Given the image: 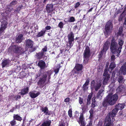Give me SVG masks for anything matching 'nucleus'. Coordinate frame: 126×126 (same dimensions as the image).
<instances>
[{"label": "nucleus", "instance_id": "obj_45", "mask_svg": "<svg viewBox=\"0 0 126 126\" xmlns=\"http://www.w3.org/2000/svg\"><path fill=\"white\" fill-rule=\"evenodd\" d=\"M42 74V72L41 71H40L36 74V76L35 77V79H36L38 77H40Z\"/></svg>", "mask_w": 126, "mask_h": 126}, {"label": "nucleus", "instance_id": "obj_30", "mask_svg": "<svg viewBox=\"0 0 126 126\" xmlns=\"http://www.w3.org/2000/svg\"><path fill=\"white\" fill-rule=\"evenodd\" d=\"M51 123L50 120L46 121L44 122L40 126H50Z\"/></svg>", "mask_w": 126, "mask_h": 126}, {"label": "nucleus", "instance_id": "obj_60", "mask_svg": "<svg viewBox=\"0 0 126 126\" xmlns=\"http://www.w3.org/2000/svg\"><path fill=\"white\" fill-rule=\"evenodd\" d=\"M70 101V98L69 97H67L65 99L64 101L65 102H68Z\"/></svg>", "mask_w": 126, "mask_h": 126}, {"label": "nucleus", "instance_id": "obj_28", "mask_svg": "<svg viewBox=\"0 0 126 126\" xmlns=\"http://www.w3.org/2000/svg\"><path fill=\"white\" fill-rule=\"evenodd\" d=\"M13 119L18 121H20L22 119V118L18 114H14L13 115Z\"/></svg>", "mask_w": 126, "mask_h": 126}, {"label": "nucleus", "instance_id": "obj_36", "mask_svg": "<svg viewBox=\"0 0 126 126\" xmlns=\"http://www.w3.org/2000/svg\"><path fill=\"white\" fill-rule=\"evenodd\" d=\"M123 31L122 28H120L118 30V32L117 33V36H121Z\"/></svg>", "mask_w": 126, "mask_h": 126}, {"label": "nucleus", "instance_id": "obj_64", "mask_svg": "<svg viewBox=\"0 0 126 126\" xmlns=\"http://www.w3.org/2000/svg\"><path fill=\"white\" fill-rule=\"evenodd\" d=\"M15 98H16V100H17L18 98H20V96L19 95H17V96H15Z\"/></svg>", "mask_w": 126, "mask_h": 126}, {"label": "nucleus", "instance_id": "obj_1", "mask_svg": "<svg viewBox=\"0 0 126 126\" xmlns=\"http://www.w3.org/2000/svg\"><path fill=\"white\" fill-rule=\"evenodd\" d=\"M118 98V96L117 94H115L112 95V94L110 93L104 99L102 102V105L105 107H107L108 104L113 105L117 101Z\"/></svg>", "mask_w": 126, "mask_h": 126}, {"label": "nucleus", "instance_id": "obj_61", "mask_svg": "<svg viewBox=\"0 0 126 126\" xmlns=\"http://www.w3.org/2000/svg\"><path fill=\"white\" fill-rule=\"evenodd\" d=\"M65 124L64 122H62L58 126H65Z\"/></svg>", "mask_w": 126, "mask_h": 126}, {"label": "nucleus", "instance_id": "obj_7", "mask_svg": "<svg viewBox=\"0 0 126 126\" xmlns=\"http://www.w3.org/2000/svg\"><path fill=\"white\" fill-rule=\"evenodd\" d=\"M125 105L124 104H118L115 106V108L109 113L110 117L113 118L116 115L119 110H122L124 108Z\"/></svg>", "mask_w": 126, "mask_h": 126}, {"label": "nucleus", "instance_id": "obj_16", "mask_svg": "<svg viewBox=\"0 0 126 126\" xmlns=\"http://www.w3.org/2000/svg\"><path fill=\"white\" fill-rule=\"evenodd\" d=\"M37 65L42 70L44 69L46 67L45 62L43 60H40L38 62Z\"/></svg>", "mask_w": 126, "mask_h": 126}, {"label": "nucleus", "instance_id": "obj_21", "mask_svg": "<svg viewBox=\"0 0 126 126\" xmlns=\"http://www.w3.org/2000/svg\"><path fill=\"white\" fill-rule=\"evenodd\" d=\"M9 63V60L7 59H4L1 64L2 68H4L7 65H8Z\"/></svg>", "mask_w": 126, "mask_h": 126}, {"label": "nucleus", "instance_id": "obj_51", "mask_svg": "<svg viewBox=\"0 0 126 126\" xmlns=\"http://www.w3.org/2000/svg\"><path fill=\"white\" fill-rule=\"evenodd\" d=\"M79 102L80 105L82 104L83 102V99L81 97H79Z\"/></svg>", "mask_w": 126, "mask_h": 126}, {"label": "nucleus", "instance_id": "obj_31", "mask_svg": "<svg viewBox=\"0 0 126 126\" xmlns=\"http://www.w3.org/2000/svg\"><path fill=\"white\" fill-rule=\"evenodd\" d=\"M125 87L121 85L119 86L117 89V90L120 93H122L123 92L125 91Z\"/></svg>", "mask_w": 126, "mask_h": 126}, {"label": "nucleus", "instance_id": "obj_57", "mask_svg": "<svg viewBox=\"0 0 126 126\" xmlns=\"http://www.w3.org/2000/svg\"><path fill=\"white\" fill-rule=\"evenodd\" d=\"M92 96V94H90L88 96L87 100H91V97Z\"/></svg>", "mask_w": 126, "mask_h": 126}, {"label": "nucleus", "instance_id": "obj_39", "mask_svg": "<svg viewBox=\"0 0 126 126\" xmlns=\"http://www.w3.org/2000/svg\"><path fill=\"white\" fill-rule=\"evenodd\" d=\"M124 13V12H123L119 16L118 19V20L119 22H121L123 20V18L124 17L123 14Z\"/></svg>", "mask_w": 126, "mask_h": 126}, {"label": "nucleus", "instance_id": "obj_29", "mask_svg": "<svg viewBox=\"0 0 126 126\" xmlns=\"http://www.w3.org/2000/svg\"><path fill=\"white\" fill-rule=\"evenodd\" d=\"M104 90L102 89L99 90L98 93H97L96 97L97 98L101 99L102 96L101 95L102 94V93L103 92Z\"/></svg>", "mask_w": 126, "mask_h": 126}, {"label": "nucleus", "instance_id": "obj_13", "mask_svg": "<svg viewBox=\"0 0 126 126\" xmlns=\"http://www.w3.org/2000/svg\"><path fill=\"white\" fill-rule=\"evenodd\" d=\"M124 41L121 38H119L118 40V44L119 46L118 48V52L120 53L121 52L122 46L123 45Z\"/></svg>", "mask_w": 126, "mask_h": 126}, {"label": "nucleus", "instance_id": "obj_53", "mask_svg": "<svg viewBox=\"0 0 126 126\" xmlns=\"http://www.w3.org/2000/svg\"><path fill=\"white\" fill-rule=\"evenodd\" d=\"M17 2V1H13L10 3V5L12 6L15 5L16 4Z\"/></svg>", "mask_w": 126, "mask_h": 126}, {"label": "nucleus", "instance_id": "obj_55", "mask_svg": "<svg viewBox=\"0 0 126 126\" xmlns=\"http://www.w3.org/2000/svg\"><path fill=\"white\" fill-rule=\"evenodd\" d=\"M52 112H51V111H49L48 110V111H46V112L45 114L46 115H49L51 114H52Z\"/></svg>", "mask_w": 126, "mask_h": 126}, {"label": "nucleus", "instance_id": "obj_12", "mask_svg": "<svg viewBox=\"0 0 126 126\" xmlns=\"http://www.w3.org/2000/svg\"><path fill=\"white\" fill-rule=\"evenodd\" d=\"M13 10V8L12 6L11 5H8L7 6L5 9L6 11L2 13L1 14V15H2L4 17H5L7 16L10 12L12 10Z\"/></svg>", "mask_w": 126, "mask_h": 126}, {"label": "nucleus", "instance_id": "obj_35", "mask_svg": "<svg viewBox=\"0 0 126 126\" xmlns=\"http://www.w3.org/2000/svg\"><path fill=\"white\" fill-rule=\"evenodd\" d=\"M118 80L120 83H124L125 81L123 77L121 76L119 77Z\"/></svg>", "mask_w": 126, "mask_h": 126}, {"label": "nucleus", "instance_id": "obj_40", "mask_svg": "<svg viewBox=\"0 0 126 126\" xmlns=\"http://www.w3.org/2000/svg\"><path fill=\"white\" fill-rule=\"evenodd\" d=\"M103 75L104 77H110V75L108 74V70L107 69H105L104 70V72Z\"/></svg>", "mask_w": 126, "mask_h": 126}, {"label": "nucleus", "instance_id": "obj_24", "mask_svg": "<svg viewBox=\"0 0 126 126\" xmlns=\"http://www.w3.org/2000/svg\"><path fill=\"white\" fill-rule=\"evenodd\" d=\"M46 32V30L44 29H43L42 30L38 33L36 35V37L38 38L44 36Z\"/></svg>", "mask_w": 126, "mask_h": 126}, {"label": "nucleus", "instance_id": "obj_33", "mask_svg": "<svg viewBox=\"0 0 126 126\" xmlns=\"http://www.w3.org/2000/svg\"><path fill=\"white\" fill-rule=\"evenodd\" d=\"M61 67L60 64H58L57 66L55 67V68L54 69V72L55 74H57L59 70Z\"/></svg>", "mask_w": 126, "mask_h": 126}, {"label": "nucleus", "instance_id": "obj_17", "mask_svg": "<svg viewBox=\"0 0 126 126\" xmlns=\"http://www.w3.org/2000/svg\"><path fill=\"white\" fill-rule=\"evenodd\" d=\"M83 114L81 113L79 117V123L81 124V126H85V124L84 122V118L83 117Z\"/></svg>", "mask_w": 126, "mask_h": 126}, {"label": "nucleus", "instance_id": "obj_14", "mask_svg": "<svg viewBox=\"0 0 126 126\" xmlns=\"http://www.w3.org/2000/svg\"><path fill=\"white\" fill-rule=\"evenodd\" d=\"M110 43L108 40H107L104 44L102 50L106 52V51L109 49L110 45Z\"/></svg>", "mask_w": 126, "mask_h": 126}, {"label": "nucleus", "instance_id": "obj_62", "mask_svg": "<svg viewBox=\"0 0 126 126\" xmlns=\"http://www.w3.org/2000/svg\"><path fill=\"white\" fill-rule=\"evenodd\" d=\"M67 0H61L59 2L60 4H61L62 3H63L64 2L66 1Z\"/></svg>", "mask_w": 126, "mask_h": 126}, {"label": "nucleus", "instance_id": "obj_46", "mask_svg": "<svg viewBox=\"0 0 126 126\" xmlns=\"http://www.w3.org/2000/svg\"><path fill=\"white\" fill-rule=\"evenodd\" d=\"M68 115L70 117H72V109H71L69 110L68 112Z\"/></svg>", "mask_w": 126, "mask_h": 126}, {"label": "nucleus", "instance_id": "obj_8", "mask_svg": "<svg viewBox=\"0 0 126 126\" xmlns=\"http://www.w3.org/2000/svg\"><path fill=\"white\" fill-rule=\"evenodd\" d=\"M25 47L26 48H30V50L31 52H32L35 50V47H33V42L31 39H28L25 41Z\"/></svg>", "mask_w": 126, "mask_h": 126}, {"label": "nucleus", "instance_id": "obj_20", "mask_svg": "<svg viewBox=\"0 0 126 126\" xmlns=\"http://www.w3.org/2000/svg\"><path fill=\"white\" fill-rule=\"evenodd\" d=\"M83 68V67L82 64L77 63L76 64L74 69L76 70L77 71H81Z\"/></svg>", "mask_w": 126, "mask_h": 126}, {"label": "nucleus", "instance_id": "obj_63", "mask_svg": "<svg viewBox=\"0 0 126 126\" xmlns=\"http://www.w3.org/2000/svg\"><path fill=\"white\" fill-rule=\"evenodd\" d=\"M51 28V27L50 26H47L45 27L46 30H49Z\"/></svg>", "mask_w": 126, "mask_h": 126}, {"label": "nucleus", "instance_id": "obj_47", "mask_svg": "<svg viewBox=\"0 0 126 126\" xmlns=\"http://www.w3.org/2000/svg\"><path fill=\"white\" fill-rule=\"evenodd\" d=\"M10 123L11 126H14L16 125V122L15 120L13 119V120L10 122Z\"/></svg>", "mask_w": 126, "mask_h": 126}, {"label": "nucleus", "instance_id": "obj_34", "mask_svg": "<svg viewBox=\"0 0 126 126\" xmlns=\"http://www.w3.org/2000/svg\"><path fill=\"white\" fill-rule=\"evenodd\" d=\"M110 78V77H105V78L103 81V84L104 85L107 84L108 81Z\"/></svg>", "mask_w": 126, "mask_h": 126}, {"label": "nucleus", "instance_id": "obj_54", "mask_svg": "<svg viewBox=\"0 0 126 126\" xmlns=\"http://www.w3.org/2000/svg\"><path fill=\"white\" fill-rule=\"evenodd\" d=\"M115 56L114 55H112L111 57V62H114V60L115 59Z\"/></svg>", "mask_w": 126, "mask_h": 126}, {"label": "nucleus", "instance_id": "obj_3", "mask_svg": "<svg viewBox=\"0 0 126 126\" xmlns=\"http://www.w3.org/2000/svg\"><path fill=\"white\" fill-rule=\"evenodd\" d=\"M118 44L116 42L114 37H112L111 40L110 48L111 53L114 54H116V56L118 57L120 55V53L118 52Z\"/></svg>", "mask_w": 126, "mask_h": 126}, {"label": "nucleus", "instance_id": "obj_52", "mask_svg": "<svg viewBox=\"0 0 126 126\" xmlns=\"http://www.w3.org/2000/svg\"><path fill=\"white\" fill-rule=\"evenodd\" d=\"M93 121V119L90 120V121L89 122V123L87 125V126H92Z\"/></svg>", "mask_w": 126, "mask_h": 126}, {"label": "nucleus", "instance_id": "obj_56", "mask_svg": "<svg viewBox=\"0 0 126 126\" xmlns=\"http://www.w3.org/2000/svg\"><path fill=\"white\" fill-rule=\"evenodd\" d=\"M87 86L83 85L82 86V89L84 91H86L88 89V87Z\"/></svg>", "mask_w": 126, "mask_h": 126}, {"label": "nucleus", "instance_id": "obj_50", "mask_svg": "<svg viewBox=\"0 0 126 126\" xmlns=\"http://www.w3.org/2000/svg\"><path fill=\"white\" fill-rule=\"evenodd\" d=\"M89 82L90 79L89 78H88L87 79L85 82L84 85L87 86L89 84Z\"/></svg>", "mask_w": 126, "mask_h": 126}, {"label": "nucleus", "instance_id": "obj_49", "mask_svg": "<svg viewBox=\"0 0 126 126\" xmlns=\"http://www.w3.org/2000/svg\"><path fill=\"white\" fill-rule=\"evenodd\" d=\"M64 25V24L62 22H60L59 23L58 26V27L60 28V29H62L63 28Z\"/></svg>", "mask_w": 126, "mask_h": 126}, {"label": "nucleus", "instance_id": "obj_59", "mask_svg": "<svg viewBox=\"0 0 126 126\" xmlns=\"http://www.w3.org/2000/svg\"><path fill=\"white\" fill-rule=\"evenodd\" d=\"M91 100H87V103L86 105L88 106V105H90L91 104Z\"/></svg>", "mask_w": 126, "mask_h": 126}, {"label": "nucleus", "instance_id": "obj_10", "mask_svg": "<svg viewBox=\"0 0 126 126\" xmlns=\"http://www.w3.org/2000/svg\"><path fill=\"white\" fill-rule=\"evenodd\" d=\"M68 43L69 45V47L70 48L73 46L74 43V35L72 32H71L67 36Z\"/></svg>", "mask_w": 126, "mask_h": 126}, {"label": "nucleus", "instance_id": "obj_44", "mask_svg": "<svg viewBox=\"0 0 126 126\" xmlns=\"http://www.w3.org/2000/svg\"><path fill=\"white\" fill-rule=\"evenodd\" d=\"M72 74L74 76V77H76L77 76V74L76 73V70L74 69L72 71Z\"/></svg>", "mask_w": 126, "mask_h": 126}, {"label": "nucleus", "instance_id": "obj_11", "mask_svg": "<svg viewBox=\"0 0 126 126\" xmlns=\"http://www.w3.org/2000/svg\"><path fill=\"white\" fill-rule=\"evenodd\" d=\"M8 24V23L5 20H3L1 22L0 28V36L7 28Z\"/></svg>", "mask_w": 126, "mask_h": 126}, {"label": "nucleus", "instance_id": "obj_42", "mask_svg": "<svg viewBox=\"0 0 126 126\" xmlns=\"http://www.w3.org/2000/svg\"><path fill=\"white\" fill-rule=\"evenodd\" d=\"M104 53H106L105 51L102 50L98 55V58L99 59H100L102 57Z\"/></svg>", "mask_w": 126, "mask_h": 126}, {"label": "nucleus", "instance_id": "obj_25", "mask_svg": "<svg viewBox=\"0 0 126 126\" xmlns=\"http://www.w3.org/2000/svg\"><path fill=\"white\" fill-rule=\"evenodd\" d=\"M115 66L116 65L115 63L114 62H111L110 64L109 67L108 69L109 71L111 72Z\"/></svg>", "mask_w": 126, "mask_h": 126}, {"label": "nucleus", "instance_id": "obj_58", "mask_svg": "<svg viewBox=\"0 0 126 126\" xmlns=\"http://www.w3.org/2000/svg\"><path fill=\"white\" fill-rule=\"evenodd\" d=\"M80 3L79 2H77L76 3L75 6H74V7L75 8H76L78 7H79V6L80 5Z\"/></svg>", "mask_w": 126, "mask_h": 126}, {"label": "nucleus", "instance_id": "obj_38", "mask_svg": "<svg viewBox=\"0 0 126 126\" xmlns=\"http://www.w3.org/2000/svg\"><path fill=\"white\" fill-rule=\"evenodd\" d=\"M75 21V17L73 16L70 17L68 22H74Z\"/></svg>", "mask_w": 126, "mask_h": 126}, {"label": "nucleus", "instance_id": "obj_27", "mask_svg": "<svg viewBox=\"0 0 126 126\" xmlns=\"http://www.w3.org/2000/svg\"><path fill=\"white\" fill-rule=\"evenodd\" d=\"M88 107V106L86 105L83 104L81 105V109L82 110V112L81 113L84 114L87 111Z\"/></svg>", "mask_w": 126, "mask_h": 126}, {"label": "nucleus", "instance_id": "obj_19", "mask_svg": "<svg viewBox=\"0 0 126 126\" xmlns=\"http://www.w3.org/2000/svg\"><path fill=\"white\" fill-rule=\"evenodd\" d=\"M120 71L123 75H126V62H125L120 69Z\"/></svg>", "mask_w": 126, "mask_h": 126}, {"label": "nucleus", "instance_id": "obj_32", "mask_svg": "<svg viewBox=\"0 0 126 126\" xmlns=\"http://www.w3.org/2000/svg\"><path fill=\"white\" fill-rule=\"evenodd\" d=\"M89 112L90 113V116L89 117V119L90 120L93 119L94 118V111L92 109H91L89 111Z\"/></svg>", "mask_w": 126, "mask_h": 126}, {"label": "nucleus", "instance_id": "obj_26", "mask_svg": "<svg viewBox=\"0 0 126 126\" xmlns=\"http://www.w3.org/2000/svg\"><path fill=\"white\" fill-rule=\"evenodd\" d=\"M45 55V53H43L42 52H39L36 53V56L38 59H41L42 58L43 56Z\"/></svg>", "mask_w": 126, "mask_h": 126}, {"label": "nucleus", "instance_id": "obj_6", "mask_svg": "<svg viewBox=\"0 0 126 126\" xmlns=\"http://www.w3.org/2000/svg\"><path fill=\"white\" fill-rule=\"evenodd\" d=\"M113 27V24L111 20H109L107 22L105 26V32H104L106 37H107L112 32Z\"/></svg>", "mask_w": 126, "mask_h": 126}, {"label": "nucleus", "instance_id": "obj_18", "mask_svg": "<svg viewBox=\"0 0 126 126\" xmlns=\"http://www.w3.org/2000/svg\"><path fill=\"white\" fill-rule=\"evenodd\" d=\"M23 39V35L22 34L19 35L16 38L15 41L17 43H21Z\"/></svg>", "mask_w": 126, "mask_h": 126}, {"label": "nucleus", "instance_id": "obj_48", "mask_svg": "<svg viewBox=\"0 0 126 126\" xmlns=\"http://www.w3.org/2000/svg\"><path fill=\"white\" fill-rule=\"evenodd\" d=\"M47 50V47L46 46L42 48L41 52H42L43 53H44L45 52H46Z\"/></svg>", "mask_w": 126, "mask_h": 126}, {"label": "nucleus", "instance_id": "obj_37", "mask_svg": "<svg viewBox=\"0 0 126 126\" xmlns=\"http://www.w3.org/2000/svg\"><path fill=\"white\" fill-rule=\"evenodd\" d=\"M40 110L42 112H43L45 114L46 111H48V108L46 107H42L40 109Z\"/></svg>", "mask_w": 126, "mask_h": 126}, {"label": "nucleus", "instance_id": "obj_2", "mask_svg": "<svg viewBox=\"0 0 126 126\" xmlns=\"http://www.w3.org/2000/svg\"><path fill=\"white\" fill-rule=\"evenodd\" d=\"M52 74L51 71L48 70L45 71L43 73L42 77L40 78L37 82V84L38 85L42 87L45 86V83L46 81L47 76H48L47 83L50 82V76Z\"/></svg>", "mask_w": 126, "mask_h": 126}, {"label": "nucleus", "instance_id": "obj_9", "mask_svg": "<svg viewBox=\"0 0 126 126\" xmlns=\"http://www.w3.org/2000/svg\"><path fill=\"white\" fill-rule=\"evenodd\" d=\"M102 83L101 81L95 82L94 80L91 82V87L92 88L94 89L96 91H97L101 87Z\"/></svg>", "mask_w": 126, "mask_h": 126}, {"label": "nucleus", "instance_id": "obj_43", "mask_svg": "<svg viewBox=\"0 0 126 126\" xmlns=\"http://www.w3.org/2000/svg\"><path fill=\"white\" fill-rule=\"evenodd\" d=\"M95 98H93L92 99V103L91 105V106L92 108H94L95 107Z\"/></svg>", "mask_w": 126, "mask_h": 126}, {"label": "nucleus", "instance_id": "obj_5", "mask_svg": "<svg viewBox=\"0 0 126 126\" xmlns=\"http://www.w3.org/2000/svg\"><path fill=\"white\" fill-rule=\"evenodd\" d=\"M91 54L90 47L87 46L85 47L83 54V62L84 63H88Z\"/></svg>", "mask_w": 126, "mask_h": 126}, {"label": "nucleus", "instance_id": "obj_15", "mask_svg": "<svg viewBox=\"0 0 126 126\" xmlns=\"http://www.w3.org/2000/svg\"><path fill=\"white\" fill-rule=\"evenodd\" d=\"M53 5L52 4H47L46 6V10L47 13H52L54 10Z\"/></svg>", "mask_w": 126, "mask_h": 126}, {"label": "nucleus", "instance_id": "obj_4", "mask_svg": "<svg viewBox=\"0 0 126 126\" xmlns=\"http://www.w3.org/2000/svg\"><path fill=\"white\" fill-rule=\"evenodd\" d=\"M8 50L14 53L21 55L24 53V49L21 47L17 45H11L9 47Z\"/></svg>", "mask_w": 126, "mask_h": 126}, {"label": "nucleus", "instance_id": "obj_23", "mask_svg": "<svg viewBox=\"0 0 126 126\" xmlns=\"http://www.w3.org/2000/svg\"><path fill=\"white\" fill-rule=\"evenodd\" d=\"M29 94L31 98H34L37 97L40 94V93L39 92H38L36 94H35L33 92H29Z\"/></svg>", "mask_w": 126, "mask_h": 126}, {"label": "nucleus", "instance_id": "obj_22", "mask_svg": "<svg viewBox=\"0 0 126 126\" xmlns=\"http://www.w3.org/2000/svg\"><path fill=\"white\" fill-rule=\"evenodd\" d=\"M29 87H24V88L21 90L20 94L21 95H23L25 94H27L29 90Z\"/></svg>", "mask_w": 126, "mask_h": 126}, {"label": "nucleus", "instance_id": "obj_41", "mask_svg": "<svg viewBox=\"0 0 126 126\" xmlns=\"http://www.w3.org/2000/svg\"><path fill=\"white\" fill-rule=\"evenodd\" d=\"M26 75V74L24 71L21 72L20 74V75L21 78H24Z\"/></svg>", "mask_w": 126, "mask_h": 126}]
</instances>
